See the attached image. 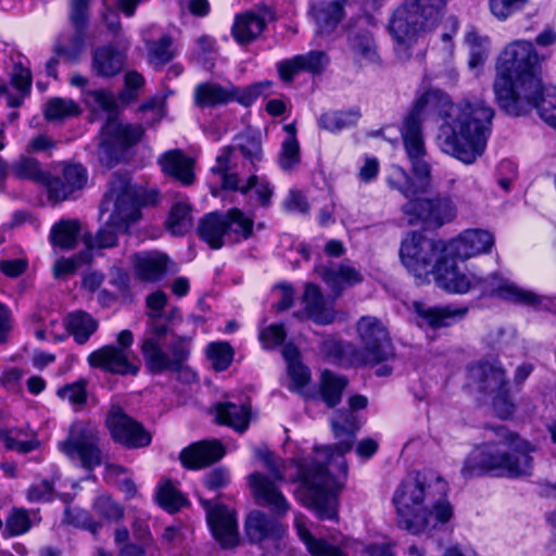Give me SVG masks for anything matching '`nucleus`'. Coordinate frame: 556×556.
Instances as JSON below:
<instances>
[{"instance_id": "nucleus-1", "label": "nucleus", "mask_w": 556, "mask_h": 556, "mask_svg": "<svg viewBox=\"0 0 556 556\" xmlns=\"http://www.w3.org/2000/svg\"><path fill=\"white\" fill-rule=\"evenodd\" d=\"M431 113L444 119L438 136L441 150L465 164L473 163L483 153L494 117V110L483 100L465 99L455 104L447 93L439 89H429L419 94L401 128L416 179L427 180L431 177L422 134V122Z\"/></svg>"}, {"instance_id": "nucleus-2", "label": "nucleus", "mask_w": 556, "mask_h": 556, "mask_svg": "<svg viewBox=\"0 0 556 556\" xmlns=\"http://www.w3.org/2000/svg\"><path fill=\"white\" fill-rule=\"evenodd\" d=\"M367 404V397L364 395L351 396L349 399L350 409L334 412L331 419L333 434L340 441L333 445L316 448L317 452L324 454L327 462L299 465L301 484L298 496L303 505L315 510L320 519H333L337 516L336 497L330 491L332 478L327 465L334 456H338L342 459L343 470L346 472V465L342 457L352 448L355 433L361 427V421L355 412L366 408Z\"/></svg>"}, {"instance_id": "nucleus-3", "label": "nucleus", "mask_w": 556, "mask_h": 556, "mask_svg": "<svg viewBox=\"0 0 556 556\" xmlns=\"http://www.w3.org/2000/svg\"><path fill=\"white\" fill-rule=\"evenodd\" d=\"M483 439L464 460L460 472L465 479L485 475L509 479L532 476L534 460L530 454L536 451L535 445L503 425H486Z\"/></svg>"}, {"instance_id": "nucleus-4", "label": "nucleus", "mask_w": 556, "mask_h": 556, "mask_svg": "<svg viewBox=\"0 0 556 556\" xmlns=\"http://www.w3.org/2000/svg\"><path fill=\"white\" fill-rule=\"evenodd\" d=\"M539 68L540 58L532 42L518 40L504 49L496 64L493 90L505 113L520 116L530 112L533 96L541 91Z\"/></svg>"}, {"instance_id": "nucleus-5", "label": "nucleus", "mask_w": 556, "mask_h": 556, "mask_svg": "<svg viewBox=\"0 0 556 556\" xmlns=\"http://www.w3.org/2000/svg\"><path fill=\"white\" fill-rule=\"evenodd\" d=\"M447 485L441 477L434 484L420 472L407 475L393 494L397 525L412 534H421L446 523L453 508L445 501Z\"/></svg>"}, {"instance_id": "nucleus-6", "label": "nucleus", "mask_w": 556, "mask_h": 556, "mask_svg": "<svg viewBox=\"0 0 556 556\" xmlns=\"http://www.w3.org/2000/svg\"><path fill=\"white\" fill-rule=\"evenodd\" d=\"M148 319V336L141 344L147 369L153 375L178 372L186 381H194L195 374L186 365L191 353L192 337L170 332L172 342L165 351L161 341L169 332V324L163 320V316Z\"/></svg>"}, {"instance_id": "nucleus-7", "label": "nucleus", "mask_w": 556, "mask_h": 556, "mask_svg": "<svg viewBox=\"0 0 556 556\" xmlns=\"http://www.w3.org/2000/svg\"><path fill=\"white\" fill-rule=\"evenodd\" d=\"M445 8L444 0H405L399 5L389 22V30L396 43L400 61L412 56V47L439 23Z\"/></svg>"}, {"instance_id": "nucleus-8", "label": "nucleus", "mask_w": 556, "mask_h": 556, "mask_svg": "<svg viewBox=\"0 0 556 556\" xmlns=\"http://www.w3.org/2000/svg\"><path fill=\"white\" fill-rule=\"evenodd\" d=\"M86 104L93 110L101 109L108 113L106 122L99 134V159L111 166L119 153L141 140L143 128L141 125L122 123L113 94L103 89L88 92Z\"/></svg>"}, {"instance_id": "nucleus-9", "label": "nucleus", "mask_w": 556, "mask_h": 556, "mask_svg": "<svg viewBox=\"0 0 556 556\" xmlns=\"http://www.w3.org/2000/svg\"><path fill=\"white\" fill-rule=\"evenodd\" d=\"M102 214L109 213L111 225L128 230L141 217L138 190L128 174L115 173L100 205Z\"/></svg>"}, {"instance_id": "nucleus-10", "label": "nucleus", "mask_w": 556, "mask_h": 556, "mask_svg": "<svg viewBox=\"0 0 556 556\" xmlns=\"http://www.w3.org/2000/svg\"><path fill=\"white\" fill-rule=\"evenodd\" d=\"M362 346L354 351L358 365H377L394 356V348L386 326L375 316H363L356 325Z\"/></svg>"}, {"instance_id": "nucleus-11", "label": "nucleus", "mask_w": 556, "mask_h": 556, "mask_svg": "<svg viewBox=\"0 0 556 556\" xmlns=\"http://www.w3.org/2000/svg\"><path fill=\"white\" fill-rule=\"evenodd\" d=\"M197 230L201 240L218 250L224 245V237L231 232L243 239L250 238L253 219L245 217L239 208H231L226 214L212 212L200 219Z\"/></svg>"}, {"instance_id": "nucleus-12", "label": "nucleus", "mask_w": 556, "mask_h": 556, "mask_svg": "<svg viewBox=\"0 0 556 556\" xmlns=\"http://www.w3.org/2000/svg\"><path fill=\"white\" fill-rule=\"evenodd\" d=\"M237 143L222 149L216 157V166L212 167V173L222 177L223 188L227 190L240 191L239 177L230 173L237 167L239 155L247 160L253 169H256V163L262 160V142L256 136H239Z\"/></svg>"}, {"instance_id": "nucleus-13", "label": "nucleus", "mask_w": 556, "mask_h": 556, "mask_svg": "<svg viewBox=\"0 0 556 556\" xmlns=\"http://www.w3.org/2000/svg\"><path fill=\"white\" fill-rule=\"evenodd\" d=\"M446 245L441 240L412 232L402 241L400 256L407 270L421 279L432 273L433 262L438 263L439 255L446 254Z\"/></svg>"}, {"instance_id": "nucleus-14", "label": "nucleus", "mask_w": 556, "mask_h": 556, "mask_svg": "<svg viewBox=\"0 0 556 556\" xmlns=\"http://www.w3.org/2000/svg\"><path fill=\"white\" fill-rule=\"evenodd\" d=\"M100 431L89 422H75L70 428L68 437L59 443L60 450L71 459L78 460L87 470L102 464L100 450Z\"/></svg>"}, {"instance_id": "nucleus-15", "label": "nucleus", "mask_w": 556, "mask_h": 556, "mask_svg": "<svg viewBox=\"0 0 556 556\" xmlns=\"http://www.w3.org/2000/svg\"><path fill=\"white\" fill-rule=\"evenodd\" d=\"M264 465L268 469L271 478L261 472L251 473L249 476V483L252 493L258 505L269 507L271 513L278 517L285 516L290 506L276 485L277 481H285L283 462L273 456Z\"/></svg>"}, {"instance_id": "nucleus-16", "label": "nucleus", "mask_w": 556, "mask_h": 556, "mask_svg": "<svg viewBox=\"0 0 556 556\" xmlns=\"http://www.w3.org/2000/svg\"><path fill=\"white\" fill-rule=\"evenodd\" d=\"M472 289H479L484 295H496L506 301L531 307L548 308L552 303L551 299L523 290L498 274H492L485 278L472 275Z\"/></svg>"}, {"instance_id": "nucleus-17", "label": "nucleus", "mask_w": 556, "mask_h": 556, "mask_svg": "<svg viewBox=\"0 0 556 556\" xmlns=\"http://www.w3.org/2000/svg\"><path fill=\"white\" fill-rule=\"evenodd\" d=\"M105 426L112 440L127 448L146 447L152 441V435L144 426L117 405L111 406L108 412Z\"/></svg>"}, {"instance_id": "nucleus-18", "label": "nucleus", "mask_w": 556, "mask_h": 556, "mask_svg": "<svg viewBox=\"0 0 556 556\" xmlns=\"http://www.w3.org/2000/svg\"><path fill=\"white\" fill-rule=\"evenodd\" d=\"M200 502L206 511L207 523L215 540L224 548L236 546L239 542V532L235 511L223 504H213L204 498H200Z\"/></svg>"}, {"instance_id": "nucleus-19", "label": "nucleus", "mask_w": 556, "mask_h": 556, "mask_svg": "<svg viewBox=\"0 0 556 556\" xmlns=\"http://www.w3.org/2000/svg\"><path fill=\"white\" fill-rule=\"evenodd\" d=\"M455 256L444 254L432 268L437 286L452 293H466L472 289V275L462 271L456 264Z\"/></svg>"}, {"instance_id": "nucleus-20", "label": "nucleus", "mask_w": 556, "mask_h": 556, "mask_svg": "<svg viewBox=\"0 0 556 556\" xmlns=\"http://www.w3.org/2000/svg\"><path fill=\"white\" fill-rule=\"evenodd\" d=\"M493 245L494 237L491 232L468 229L446 245V253L459 260H467L481 253H488Z\"/></svg>"}, {"instance_id": "nucleus-21", "label": "nucleus", "mask_w": 556, "mask_h": 556, "mask_svg": "<svg viewBox=\"0 0 556 556\" xmlns=\"http://www.w3.org/2000/svg\"><path fill=\"white\" fill-rule=\"evenodd\" d=\"M90 366L101 368L105 371L117 375L136 376L139 367L129 361L125 349L114 345H105L88 356Z\"/></svg>"}, {"instance_id": "nucleus-22", "label": "nucleus", "mask_w": 556, "mask_h": 556, "mask_svg": "<svg viewBox=\"0 0 556 556\" xmlns=\"http://www.w3.org/2000/svg\"><path fill=\"white\" fill-rule=\"evenodd\" d=\"M315 271L331 290L334 299L339 298L345 289L363 281L362 274L345 263L330 262L328 265L317 266Z\"/></svg>"}, {"instance_id": "nucleus-23", "label": "nucleus", "mask_w": 556, "mask_h": 556, "mask_svg": "<svg viewBox=\"0 0 556 556\" xmlns=\"http://www.w3.org/2000/svg\"><path fill=\"white\" fill-rule=\"evenodd\" d=\"M469 378L479 392L488 395L508 384L505 370L498 361L480 362L471 366Z\"/></svg>"}, {"instance_id": "nucleus-24", "label": "nucleus", "mask_w": 556, "mask_h": 556, "mask_svg": "<svg viewBox=\"0 0 556 556\" xmlns=\"http://www.w3.org/2000/svg\"><path fill=\"white\" fill-rule=\"evenodd\" d=\"M334 298L332 300L326 299L317 285L313 282L305 283L302 303L304 305V313L314 323L329 325L334 320Z\"/></svg>"}, {"instance_id": "nucleus-25", "label": "nucleus", "mask_w": 556, "mask_h": 556, "mask_svg": "<svg viewBox=\"0 0 556 556\" xmlns=\"http://www.w3.org/2000/svg\"><path fill=\"white\" fill-rule=\"evenodd\" d=\"M225 455V447L217 441H200L192 443L180 452V460L188 469H200L210 466Z\"/></svg>"}, {"instance_id": "nucleus-26", "label": "nucleus", "mask_w": 556, "mask_h": 556, "mask_svg": "<svg viewBox=\"0 0 556 556\" xmlns=\"http://www.w3.org/2000/svg\"><path fill=\"white\" fill-rule=\"evenodd\" d=\"M414 311L420 327L428 326L432 329L448 327L457 319H462L468 312L467 307H455L453 305L427 306L420 302H414Z\"/></svg>"}, {"instance_id": "nucleus-27", "label": "nucleus", "mask_w": 556, "mask_h": 556, "mask_svg": "<svg viewBox=\"0 0 556 556\" xmlns=\"http://www.w3.org/2000/svg\"><path fill=\"white\" fill-rule=\"evenodd\" d=\"M168 256L159 251H146L131 256L135 276L147 282L162 279L168 270Z\"/></svg>"}, {"instance_id": "nucleus-28", "label": "nucleus", "mask_w": 556, "mask_h": 556, "mask_svg": "<svg viewBox=\"0 0 556 556\" xmlns=\"http://www.w3.org/2000/svg\"><path fill=\"white\" fill-rule=\"evenodd\" d=\"M285 531L280 522L258 510L250 513L245 521V533L252 543H261L265 540L277 541L283 536Z\"/></svg>"}, {"instance_id": "nucleus-29", "label": "nucleus", "mask_w": 556, "mask_h": 556, "mask_svg": "<svg viewBox=\"0 0 556 556\" xmlns=\"http://www.w3.org/2000/svg\"><path fill=\"white\" fill-rule=\"evenodd\" d=\"M216 421L233 428L237 432H244L251 420V404L248 399L238 403L225 401L215 406Z\"/></svg>"}, {"instance_id": "nucleus-30", "label": "nucleus", "mask_w": 556, "mask_h": 556, "mask_svg": "<svg viewBox=\"0 0 556 556\" xmlns=\"http://www.w3.org/2000/svg\"><path fill=\"white\" fill-rule=\"evenodd\" d=\"M159 163L166 175L176 178L184 186L193 184V161L187 157L181 151L172 150L164 153L160 157Z\"/></svg>"}, {"instance_id": "nucleus-31", "label": "nucleus", "mask_w": 556, "mask_h": 556, "mask_svg": "<svg viewBox=\"0 0 556 556\" xmlns=\"http://www.w3.org/2000/svg\"><path fill=\"white\" fill-rule=\"evenodd\" d=\"M125 55L113 46H102L92 53L91 70L100 77H112L124 66Z\"/></svg>"}, {"instance_id": "nucleus-32", "label": "nucleus", "mask_w": 556, "mask_h": 556, "mask_svg": "<svg viewBox=\"0 0 556 556\" xmlns=\"http://www.w3.org/2000/svg\"><path fill=\"white\" fill-rule=\"evenodd\" d=\"M349 48L358 62L378 63L377 45L370 31L364 28H351L348 34Z\"/></svg>"}, {"instance_id": "nucleus-33", "label": "nucleus", "mask_w": 556, "mask_h": 556, "mask_svg": "<svg viewBox=\"0 0 556 556\" xmlns=\"http://www.w3.org/2000/svg\"><path fill=\"white\" fill-rule=\"evenodd\" d=\"M235 87L220 86L215 83H202L194 89V102L200 108L224 105L233 101Z\"/></svg>"}, {"instance_id": "nucleus-34", "label": "nucleus", "mask_w": 556, "mask_h": 556, "mask_svg": "<svg viewBox=\"0 0 556 556\" xmlns=\"http://www.w3.org/2000/svg\"><path fill=\"white\" fill-rule=\"evenodd\" d=\"M266 28V21L254 12L238 15L232 26V35L240 45L255 40Z\"/></svg>"}, {"instance_id": "nucleus-35", "label": "nucleus", "mask_w": 556, "mask_h": 556, "mask_svg": "<svg viewBox=\"0 0 556 556\" xmlns=\"http://www.w3.org/2000/svg\"><path fill=\"white\" fill-rule=\"evenodd\" d=\"M294 525L299 536L313 556H346L339 547L330 545L325 540L315 539L305 527V517L298 514Z\"/></svg>"}, {"instance_id": "nucleus-36", "label": "nucleus", "mask_w": 556, "mask_h": 556, "mask_svg": "<svg viewBox=\"0 0 556 556\" xmlns=\"http://www.w3.org/2000/svg\"><path fill=\"white\" fill-rule=\"evenodd\" d=\"M98 329V321L88 313L77 311L67 317V330L75 341L84 344Z\"/></svg>"}, {"instance_id": "nucleus-37", "label": "nucleus", "mask_w": 556, "mask_h": 556, "mask_svg": "<svg viewBox=\"0 0 556 556\" xmlns=\"http://www.w3.org/2000/svg\"><path fill=\"white\" fill-rule=\"evenodd\" d=\"M79 231L80 224L78 220L62 219L52 227L50 240L55 247L71 250L77 244Z\"/></svg>"}, {"instance_id": "nucleus-38", "label": "nucleus", "mask_w": 556, "mask_h": 556, "mask_svg": "<svg viewBox=\"0 0 556 556\" xmlns=\"http://www.w3.org/2000/svg\"><path fill=\"white\" fill-rule=\"evenodd\" d=\"M418 182L414 181L413 178L401 167H394L393 173L388 179V184L392 189L401 192L405 198L409 199L418 193L426 191L429 185L430 178L427 180L417 179Z\"/></svg>"}, {"instance_id": "nucleus-39", "label": "nucleus", "mask_w": 556, "mask_h": 556, "mask_svg": "<svg viewBox=\"0 0 556 556\" xmlns=\"http://www.w3.org/2000/svg\"><path fill=\"white\" fill-rule=\"evenodd\" d=\"M532 102L530 111L536 109L540 117L556 129V88L541 86V91L533 96Z\"/></svg>"}, {"instance_id": "nucleus-40", "label": "nucleus", "mask_w": 556, "mask_h": 556, "mask_svg": "<svg viewBox=\"0 0 556 556\" xmlns=\"http://www.w3.org/2000/svg\"><path fill=\"white\" fill-rule=\"evenodd\" d=\"M361 117L358 109L346 111H332L320 115L318 126L325 130L334 132L354 126Z\"/></svg>"}, {"instance_id": "nucleus-41", "label": "nucleus", "mask_w": 556, "mask_h": 556, "mask_svg": "<svg viewBox=\"0 0 556 556\" xmlns=\"http://www.w3.org/2000/svg\"><path fill=\"white\" fill-rule=\"evenodd\" d=\"M348 384V380L342 376H337L329 370L321 374L320 394L323 401L328 407H334L340 403L342 392Z\"/></svg>"}, {"instance_id": "nucleus-42", "label": "nucleus", "mask_w": 556, "mask_h": 556, "mask_svg": "<svg viewBox=\"0 0 556 556\" xmlns=\"http://www.w3.org/2000/svg\"><path fill=\"white\" fill-rule=\"evenodd\" d=\"M315 21L320 34L332 33L343 16V7L338 1L320 5L314 12Z\"/></svg>"}, {"instance_id": "nucleus-43", "label": "nucleus", "mask_w": 556, "mask_h": 556, "mask_svg": "<svg viewBox=\"0 0 556 556\" xmlns=\"http://www.w3.org/2000/svg\"><path fill=\"white\" fill-rule=\"evenodd\" d=\"M166 227L175 236L184 235L191 229L192 217L189 203L177 202L172 206Z\"/></svg>"}, {"instance_id": "nucleus-44", "label": "nucleus", "mask_w": 556, "mask_h": 556, "mask_svg": "<svg viewBox=\"0 0 556 556\" xmlns=\"http://www.w3.org/2000/svg\"><path fill=\"white\" fill-rule=\"evenodd\" d=\"M86 28L87 27H73V34L64 41L58 42L54 48L55 53L64 56V59L70 62L77 61L85 48Z\"/></svg>"}, {"instance_id": "nucleus-45", "label": "nucleus", "mask_w": 556, "mask_h": 556, "mask_svg": "<svg viewBox=\"0 0 556 556\" xmlns=\"http://www.w3.org/2000/svg\"><path fill=\"white\" fill-rule=\"evenodd\" d=\"M11 170L17 179L31 180L36 184L46 180L47 172L42 170L40 163L30 156H20L11 165Z\"/></svg>"}, {"instance_id": "nucleus-46", "label": "nucleus", "mask_w": 556, "mask_h": 556, "mask_svg": "<svg viewBox=\"0 0 556 556\" xmlns=\"http://www.w3.org/2000/svg\"><path fill=\"white\" fill-rule=\"evenodd\" d=\"M172 46L173 38L169 35H164L159 40L147 42L149 62L155 67L164 66L175 55Z\"/></svg>"}, {"instance_id": "nucleus-47", "label": "nucleus", "mask_w": 556, "mask_h": 556, "mask_svg": "<svg viewBox=\"0 0 556 556\" xmlns=\"http://www.w3.org/2000/svg\"><path fill=\"white\" fill-rule=\"evenodd\" d=\"M431 211L429 214V224L441 227L451 222L456 214V207L448 197H435L430 199Z\"/></svg>"}, {"instance_id": "nucleus-48", "label": "nucleus", "mask_w": 556, "mask_h": 556, "mask_svg": "<svg viewBox=\"0 0 556 556\" xmlns=\"http://www.w3.org/2000/svg\"><path fill=\"white\" fill-rule=\"evenodd\" d=\"M78 105L70 99H51L45 109V116L49 121H59L79 115Z\"/></svg>"}, {"instance_id": "nucleus-49", "label": "nucleus", "mask_w": 556, "mask_h": 556, "mask_svg": "<svg viewBox=\"0 0 556 556\" xmlns=\"http://www.w3.org/2000/svg\"><path fill=\"white\" fill-rule=\"evenodd\" d=\"M431 205L430 199H409L402 206V212L407 217V223L409 225H416L419 222L429 224Z\"/></svg>"}, {"instance_id": "nucleus-50", "label": "nucleus", "mask_w": 556, "mask_h": 556, "mask_svg": "<svg viewBox=\"0 0 556 556\" xmlns=\"http://www.w3.org/2000/svg\"><path fill=\"white\" fill-rule=\"evenodd\" d=\"M127 230H123L117 228L115 225L110 224V219L108 218L105 225L99 229L96 237L91 236L85 237V242L89 249H108L116 245L117 243V233L126 232Z\"/></svg>"}, {"instance_id": "nucleus-51", "label": "nucleus", "mask_w": 556, "mask_h": 556, "mask_svg": "<svg viewBox=\"0 0 556 556\" xmlns=\"http://www.w3.org/2000/svg\"><path fill=\"white\" fill-rule=\"evenodd\" d=\"M206 354L213 367L218 371L227 369L233 358V350L227 342H214L208 344Z\"/></svg>"}, {"instance_id": "nucleus-52", "label": "nucleus", "mask_w": 556, "mask_h": 556, "mask_svg": "<svg viewBox=\"0 0 556 556\" xmlns=\"http://www.w3.org/2000/svg\"><path fill=\"white\" fill-rule=\"evenodd\" d=\"M26 433L22 429H12V430H1L0 431V440L3 441L5 447L8 450H14L22 454L29 453L38 447L39 441L35 438L30 440L21 441L16 439V435H21Z\"/></svg>"}, {"instance_id": "nucleus-53", "label": "nucleus", "mask_w": 556, "mask_h": 556, "mask_svg": "<svg viewBox=\"0 0 556 556\" xmlns=\"http://www.w3.org/2000/svg\"><path fill=\"white\" fill-rule=\"evenodd\" d=\"M301 162L300 146L298 139H285L279 153L278 164L285 172H291Z\"/></svg>"}, {"instance_id": "nucleus-54", "label": "nucleus", "mask_w": 556, "mask_h": 556, "mask_svg": "<svg viewBox=\"0 0 556 556\" xmlns=\"http://www.w3.org/2000/svg\"><path fill=\"white\" fill-rule=\"evenodd\" d=\"M530 0H489V9L498 21H506L516 12L522 10Z\"/></svg>"}, {"instance_id": "nucleus-55", "label": "nucleus", "mask_w": 556, "mask_h": 556, "mask_svg": "<svg viewBox=\"0 0 556 556\" xmlns=\"http://www.w3.org/2000/svg\"><path fill=\"white\" fill-rule=\"evenodd\" d=\"M156 498L162 507L172 511L179 509L186 503L182 494L168 481L159 488Z\"/></svg>"}, {"instance_id": "nucleus-56", "label": "nucleus", "mask_w": 556, "mask_h": 556, "mask_svg": "<svg viewBox=\"0 0 556 556\" xmlns=\"http://www.w3.org/2000/svg\"><path fill=\"white\" fill-rule=\"evenodd\" d=\"M492 395V406L496 416L502 419L511 417L516 410V405L510 396L508 384Z\"/></svg>"}, {"instance_id": "nucleus-57", "label": "nucleus", "mask_w": 556, "mask_h": 556, "mask_svg": "<svg viewBox=\"0 0 556 556\" xmlns=\"http://www.w3.org/2000/svg\"><path fill=\"white\" fill-rule=\"evenodd\" d=\"M254 189L258 202L262 206H268L273 195V188L266 180H261L256 175H251L245 185L240 188L242 194H247Z\"/></svg>"}, {"instance_id": "nucleus-58", "label": "nucleus", "mask_w": 556, "mask_h": 556, "mask_svg": "<svg viewBox=\"0 0 556 556\" xmlns=\"http://www.w3.org/2000/svg\"><path fill=\"white\" fill-rule=\"evenodd\" d=\"M40 185L47 187L49 199L55 202L64 201L73 193L62 176L52 177L49 173H46V180L41 181Z\"/></svg>"}, {"instance_id": "nucleus-59", "label": "nucleus", "mask_w": 556, "mask_h": 556, "mask_svg": "<svg viewBox=\"0 0 556 556\" xmlns=\"http://www.w3.org/2000/svg\"><path fill=\"white\" fill-rule=\"evenodd\" d=\"M92 0H70L68 21L72 27H87Z\"/></svg>"}, {"instance_id": "nucleus-60", "label": "nucleus", "mask_w": 556, "mask_h": 556, "mask_svg": "<svg viewBox=\"0 0 556 556\" xmlns=\"http://www.w3.org/2000/svg\"><path fill=\"white\" fill-rule=\"evenodd\" d=\"M94 510L103 518L112 521H118L124 516L123 508L115 503L109 495H100L93 503Z\"/></svg>"}, {"instance_id": "nucleus-61", "label": "nucleus", "mask_w": 556, "mask_h": 556, "mask_svg": "<svg viewBox=\"0 0 556 556\" xmlns=\"http://www.w3.org/2000/svg\"><path fill=\"white\" fill-rule=\"evenodd\" d=\"M298 61H301V65L304 72L317 75L325 70L329 59L325 52L314 50L306 54H299Z\"/></svg>"}, {"instance_id": "nucleus-62", "label": "nucleus", "mask_w": 556, "mask_h": 556, "mask_svg": "<svg viewBox=\"0 0 556 556\" xmlns=\"http://www.w3.org/2000/svg\"><path fill=\"white\" fill-rule=\"evenodd\" d=\"M288 376L291 381L289 389L301 394L304 387L311 381V372L302 363H291L288 366Z\"/></svg>"}, {"instance_id": "nucleus-63", "label": "nucleus", "mask_w": 556, "mask_h": 556, "mask_svg": "<svg viewBox=\"0 0 556 556\" xmlns=\"http://www.w3.org/2000/svg\"><path fill=\"white\" fill-rule=\"evenodd\" d=\"M165 99L163 97H153L140 105L139 111L146 116V123L154 126L165 114Z\"/></svg>"}, {"instance_id": "nucleus-64", "label": "nucleus", "mask_w": 556, "mask_h": 556, "mask_svg": "<svg viewBox=\"0 0 556 556\" xmlns=\"http://www.w3.org/2000/svg\"><path fill=\"white\" fill-rule=\"evenodd\" d=\"M88 254H79L73 258H60L53 265V276L56 279L73 275L83 263L89 262Z\"/></svg>"}]
</instances>
